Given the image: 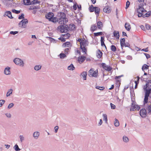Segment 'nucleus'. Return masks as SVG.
<instances>
[{"label": "nucleus", "mask_w": 151, "mask_h": 151, "mask_svg": "<svg viewBox=\"0 0 151 151\" xmlns=\"http://www.w3.org/2000/svg\"><path fill=\"white\" fill-rule=\"evenodd\" d=\"M144 89L145 91V96L149 97L151 93V80H148Z\"/></svg>", "instance_id": "f257e3e1"}, {"label": "nucleus", "mask_w": 151, "mask_h": 151, "mask_svg": "<svg viewBox=\"0 0 151 151\" xmlns=\"http://www.w3.org/2000/svg\"><path fill=\"white\" fill-rule=\"evenodd\" d=\"M88 42L87 40L84 39L82 42H81L80 44L81 48L82 50L83 51L86 53L87 52V50L86 47L88 45Z\"/></svg>", "instance_id": "f03ea898"}, {"label": "nucleus", "mask_w": 151, "mask_h": 151, "mask_svg": "<svg viewBox=\"0 0 151 151\" xmlns=\"http://www.w3.org/2000/svg\"><path fill=\"white\" fill-rule=\"evenodd\" d=\"M88 75L90 77L96 78L98 75V70H96L94 71L93 68H91L88 71Z\"/></svg>", "instance_id": "7ed1b4c3"}, {"label": "nucleus", "mask_w": 151, "mask_h": 151, "mask_svg": "<svg viewBox=\"0 0 151 151\" xmlns=\"http://www.w3.org/2000/svg\"><path fill=\"white\" fill-rule=\"evenodd\" d=\"M13 62L16 65L21 67H23L24 66V64L23 61L19 58H15L14 59Z\"/></svg>", "instance_id": "20e7f679"}, {"label": "nucleus", "mask_w": 151, "mask_h": 151, "mask_svg": "<svg viewBox=\"0 0 151 151\" xmlns=\"http://www.w3.org/2000/svg\"><path fill=\"white\" fill-rule=\"evenodd\" d=\"M68 26L66 24H64L63 25H61L59 26L58 27V29L60 30V31L61 33L66 32L68 30Z\"/></svg>", "instance_id": "39448f33"}, {"label": "nucleus", "mask_w": 151, "mask_h": 151, "mask_svg": "<svg viewBox=\"0 0 151 151\" xmlns=\"http://www.w3.org/2000/svg\"><path fill=\"white\" fill-rule=\"evenodd\" d=\"M28 22V20L26 19H25L21 20L19 23V27L22 28H25L26 27V24Z\"/></svg>", "instance_id": "423d86ee"}, {"label": "nucleus", "mask_w": 151, "mask_h": 151, "mask_svg": "<svg viewBox=\"0 0 151 151\" xmlns=\"http://www.w3.org/2000/svg\"><path fill=\"white\" fill-rule=\"evenodd\" d=\"M58 16H59V17L58 19L59 23L60 24H62V20L64 18H65V17H66V14L64 13L60 12L58 13Z\"/></svg>", "instance_id": "0eeeda50"}, {"label": "nucleus", "mask_w": 151, "mask_h": 151, "mask_svg": "<svg viewBox=\"0 0 151 151\" xmlns=\"http://www.w3.org/2000/svg\"><path fill=\"white\" fill-rule=\"evenodd\" d=\"M101 66L102 67L106 70L107 71H111L112 68L110 66H108L107 65H106L105 63H102L101 64Z\"/></svg>", "instance_id": "6e6552de"}, {"label": "nucleus", "mask_w": 151, "mask_h": 151, "mask_svg": "<svg viewBox=\"0 0 151 151\" xmlns=\"http://www.w3.org/2000/svg\"><path fill=\"white\" fill-rule=\"evenodd\" d=\"M13 0H4L3 2L4 4L7 6H11L12 3H13Z\"/></svg>", "instance_id": "1a4fd4ad"}, {"label": "nucleus", "mask_w": 151, "mask_h": 151, "mask_svg": "<svg viewBox=\"0 0 151 151\" xmlns=\"http://www.w3.org/2000/svg\"><path fill=\"white\" fill-rule=\"evenodd\" d=\"M140 115L143 118L147 116V112L146 110L145 109H142L140 111Z\"/></svg>", "instance_id": "9d476101"}, {"label": "nucleus", "mask_w": 151, "mask_h": 151, "mask_svg": "<svg viewBox=\"0 0 151 151\" xmlns=\"http://www.w3.org/2000/svg\"><path fill=\"white\" fill-rule=\"evenodd\" d=\"M11 68L9 67L6 68L4 71V73L6 75H9L11 74Z\"/></svg>", "instance_id": "9b49d317"}, {"label": "nucleus", "mask_w": 151, "mask_h": 151, "mask_svg": "<svg viewBox=\"0 0 151 151\" xmlns=\"http://www.w3.org/2000/svg\"><path fill=\"white\" fill-rule=\"evenodd\" d=\"M54 14L52 12H49L48 14L46 15L45 17L46 19H48L49 21H50L52 18L53 17Z\"/></svg>", "instance_id": "f8f14e48"}, {"label": "nucleus", "mask_w": 151, "mask_h": 151, "mask_svg": "<svg viewBox=\"0 0 151 151\" xmlns=\"http://www.w3.org/2000/svg\"><path fill=\"white\" fill-rule=\"evenodd\" d=\"M137 12L138 13H143V12H146V11L145 10L144 8L142 6H139V7L137 9Z\"/></svg>", "instance_id": "ddd939ff"}, {"label": "nucleus", "mask_w": 151, "mask_h": 151, "mask_svg": "<svg viewBox=\"0 0 151 151\" xmlns=\"http://www.w3.org/2000/svg\"><path fill=\"white\" fill-rule=\"evenodd\" d=\"M4 16V17L5 16H7L10 19H12L13 18V17H12V15L11 12L10 11H6L5 12Z\"/></svg>", "instance_id": "4468645a"}, {"label": "nucleus", "mask_w": 151, "mask_h": 151, "mask_svg": "<svg viewBox=\"0 0 151 151\" xmlns=\"http://www.w3.org/2000/svg\"><path fill=\"white\" fill-rule=\"evenodd\" d=\"M104 12L107 13H109L111 12V9L110 7L106 6L103 9Z\"/></svg>", "instance_id": "2eb2a0df"}, {"label": "nucleus", "mask_w": 151, "mask_h": 151, "mask_svg": "<svg viewBox=\"0 0 151 151\" xmlns=\"http://www.w3.org/2000/svg\"><path fill=\"white\" fill-rule=\"evenodd\" d=\"M86 57L85 56H82L78 57V61L80 63H83L85 60Z\"/></svg>", "instance_id": "dca6fc26"}, {"label": "nucleus", "mask_w": 151, "mask_h": 151, "mask_svg": "<svg viewBox=\"0 0 151 151\" xmlns=\"http://www.w3.org/2000/svg\"><path fill=\"white\" fill-rule=\"evenodd\" d=\"M40 133L38 132H34L33 134V136L34 139H37L40 136Z\"/></svg>", "instance_id": "f3484780"}, {"label": "nucleus", "mask_w": 151, "mask_h": 151, "mask_svg": "<svg viewBox=\"0 0 151 151\" xmlns=\"http://www.w3.org/2000/svg\"><path fill=\"white\" fill-rule=\"evenodd\" d=\"M63 46L65 47H70L71 46V44L68 42H67L63 44Z\"/></svg>", "instance_id": "a211bd4d"}, {"label": "nucleus", "mask_w": 151, "mask_h": 151, "mask_svg": "<svg viewBox=\"0 0 151 151\" xmlns=\"http://www.w3.org/2000/svg\"><path fill=\"white\" fill-rule=\"evenodd\" d=\"M87 73L86 71H83L81 74V76L83 78L84 80H86Z\"/></svg>", "instance_id": "6ab92c4d"}, {"label": "nucleus", "mask_w": 151, "mask_h": 151, "mask_svg": "<svg viewBox=\"0 0 151 151\" xmlns=\"http://www.w3.org/2000/svg\"><path fill=\"white\" fill-rule=\"evenodd\" d=\"M103 53L99 50H98L97 53L96 54V56L98 58H100L102 56Z\"/></svg>", "instance_id": "aec40b11"}, {"label": "nucleus", "mask_w": 151, "mask_h": 151, "mask_svg": "<svg viewBox=\"0 0 151 151\" xmlns=\"http://www.w3.org/2000/svg\"><path fill=\"white\" fill-rule=\"evenodd\" d=\"M125 39L124 38L120 39V45L122 49H123V47L124 46V44L125 43Z\"/></svg>", "instance_id": "412c9836"}, {"label": "nucleus", "mask_w": 151, "mask_h": 151, "mask_svg": "<svg viewBox=\"0 0 151 151\" xmlns=\"http://www.w3.org/2000/svg\"><path fill=\"white\" fill-rule=\"evenodd\" d=\"M114 36L119 39V32L118 31H114Z\"/></svg>", "instance_id": "4be33fe9"}, {"label": "nucleus", "mask_w": 151, "mask_h": 151, "mask_svg": "<svg viewBox=\"0 0 151 151\" xmlns=\"http://www.w3.org/2000/svg\"><path fill=\"white\" fill-rule=\"evenodd\" d=\"M133 103L132 104L131 107L130 109V111H133L137 109L136 105L133 104V101H132Z\"/></svg>", "instance_id": "5701e85b"}, {"label": "nucleus", "mask_w": 151, "mask_h": 151, "mask_svg": "<svg viewBox=\"0 0 151 151\" xmlns=\"http://www.w3.org/2000/svg\"><path fill=\"white\" fill-rule=\"evenodd\" d=\"M125 27L127 31H129L131 29L130 25L129 24L127 23H125Z\"/></svg>", "instance_id": "b1692460"}, {"label": "nucleus", "mask_w": 151, "mask_h": 151, "mask_svg": "<svg viewBox=\"0 0 151 151\" xmlns=\"http://www.w3.org/2000/svg\"><path fill=\"white\" fill-rule=\"evenodd\" d=\"M94 11L96 14H98L99 15L100 12V9L98 7L95 6Z\"/></svg>", "instance_id": "393cba45"}, {"label": "nucleus", "mask_w": 151, "mask_h": 151, "mask_svg": "<svg viewBox=\"0 0 151 151\" xmlns=\"http://www.w3.org/2000/svg\"><path fill=\"white\" fill-rule=\"evenodd\" d=\"M149 68V65H147L146 64H145L142 66V70L144 71V72H145V70L148 69Z\"/></svg>", "instance_id": "a878e982"}, {"label": "nucleus", "mask_w": 151, "mask_h": 151, "mask_svg": "<svg viewBox=\"0 0 151 151\" xmlns=\"http://www.w3.org/2000/svg\"><path fill=\"white\" fill-rule=\"evenodd\" d=\"M97 25L99 29H101L103 26L102 22L101 21H98L97 23Z\"/></svg>", "instance_id": "bb28decb"}, {"label": "nucleus", "mask_w": 151, "mask_h": 151, "mask_svg": "<svg viewBox=\"0 0 151 151\" xmlns=\"http://www.w3.org/2000/svg\"><path fill=\"white\" fill-rule=\"evenodd\" d=\"M114 123L115 126L116 127H118L119 125V121L118 120L116 119H115Z\"/></svg>", "instance_id": "cd10ccee"}, {"label": "nucleus", "mask_w": 151, "mask_h": 151, "mask_svg": "<svg viewBox=\"0 0 151 151\" xmlns=\"http://www.w3.org/2000/svg\"><path fill=\"white\" fill-rule=\"evenodd\" d=\"M123 140L124 142L126 143L128 142L129 140L128 138L126 136L123 137Z\"/></svg>", "instance_id": "c85d7f7f"}, {"label": "nucleus", "mask_w": 151, "mask_h": 151, "mask_svg": "<svg viewBox=\"0 0 151 151\" xmlns=\"http://www.w3.org/2000/svg\"><path fill=\"white\" fill-rule=\"evenodd\" d=\"M12 91L13 90L12 89H9L6 93V96L7 97L10 96L11 94L12 93Z\"/></svg>", "instance_id": "c756f323"}, {"label": "nucleus", "mask_w": 151, "mask_h": 151, "mask_svg": "<svg viewBox=\"0 0 151 151\" xmlns=\"http://www.w3.org/2000/svg\"><path fill=\"white\" fill-rule=\"evenodd\" d=\"M75 67L72 64H71L68 67V69L70 70H73L75 69Z\"/></svg>", "instance_id": "7c9ffc66"}, {"label": "nucleus", "mask_w": 151, "mask_h": 151, "mask_svg": "<svg viewBox=\"0 0 151 151\" xmlns=\"http://www.w3.org/2000/svg\"><path fill=\"white\" fill-rule=\"evenodd\" d=\"M24 4L25 5H29L31 4L29 0H23Z\"/></svg>", "instance_id": "2f4dec72"}, {"label": "nucleus", "mask_w": 151, "mask_h": 151, "mask_svg": "<svg viewBox=\"0 0 151 151\" xmlns=\"http://www.w3.org/2000/svg\"><path fill=\"white\" fill-rule=\"evenodd\" d=\"M103 120L105 121L106 123H107V116L106 114H103Z\"/></svg>", "instance_id": "473e14b6"}, {"label": "nucleus", "mask_w": 151, "mask_h": 151, "mask_svg": "<svg viewBox=\"0 0 151 151\" xmlns=\"http://www.w3.org/2000/svg\"><path fill=\"white\" fill-rule=\"evenodd\" d=\"M58 18L56 17H52V19L50 20V21H52L53 22H58Z\"/></svg>", "instance_id": "72a5a7b5"}, {"label": "nucleus", "mask_w": 151, "mask_h": 151, "mask_svg": "<svg viewBox=\"0 0 151 151\" xmlns=\"http://www.w3.org/2000/svg\"><path fill=\"white\" fill-rule=\"evenodd\" d=\"M97 29V27L95 24L92 25L91 27V30L93 32L96 30Z\"/></svg>", "instance_id": "f704fd0d"}, {"label": "nucleus", "mask_w": 151, "mask_h": 151, "mask_svg": "<svg viewBox=\"0 0 151 151\" xmlns=\"http://www.w3.org/2000/svg\"><path fill=\"white\" fill-rule=\"evenodd\" d=\"M42 66L40 65H37L35 66L34 69L36 70H38L41 69Z\"/></svg>", "instance_id": "c9c22d12"}, {"label": "nucleus", "mask_w": 151, "mask_h": 151, "mask_svg": "<svg viewBox=\"0 0 151 151\" xmlns=\"http://www.w3.org/2000/svg\"><path fill=\"white\" fill-rule=\"evenodd\" d=\"M148 97L145 96V98L144 99V105H145V104L147 103L148 101Z\"/></svg>", "instance_id": "e433bc0d"}, {"label": "nucleus", "mask_w": 151, "mask_h": 151, "mask_svg": "<svg viewBox=\"0 0 151 151\" xmlns=\"http://www.w3.org/2000/svg\"><path fill=\"white\" fill-rule=\"evenodd\" d=\"M89 9L90 12H93L94 11V7L93 5H91L89 7Z\"/></svg>", "instance_id": "4c0bfd02"}, {"label": "nucleus", "mask_w": 151, "mask_h": 151, "mask_svg": "<svg viewBox=\"0 0 151 151\" xmlns=\"http://www.w3.org/2000/svg\"><path fill=\"white\" fill-rule=\"evenodd\" d=\"M14 150L16 151H19L20 149L19 148L18 146L16 144L14 147Z\"/></svg>", "instance_id": "58836bf2"}, {"label": "nucleus", "mask_w": 151, "mask_h": 151, "mask_svg": "<svg viewBox=\"0 0 151 151\" xmlns=\"http://www.w3.org/2000/svg\"><path fill=\"white\" fill-rule=\"evenodd\" d=\"M102 34V32H99L94 33V35L95 36H99L101 35Z\"/></svg>", "instance_id": "ea45409f"}, {"label": "nucleus", "mask_w": 151, "mask_h": 151, "mask_svg": "<svg viewBox=\"0 0 151 151\" xmlns=\"http://www.w3.org/2000/svg\"><path fill=\"white\" fill-rule=\"evenodd\" d=\"M111 50L112 51L115 52L116 51V48L115 46L114 45H112L111 46Z\"/></svg>", "instance_id": "a19ab883"}, {"label": "nucleus", "mask_w": 151, "mask_h": 151, "mask_svg": "<svg viewBox=\"0 0 151 151\" xmlns=\"http://www.w3.org/2000/svg\"><path fill=\"white\" fill-rule=\"evenodd\" d=\"M147 109L148 111V114H150L151 112V104L148 106Z\"/></svg>", "instance_id": "79ce46f5"}, {"label": "nucleus", "mask_w": 151, "mask_h": 151, "mask_svg": "<svg viewBox=\"0 0 151 151\" xmlns=\"http://www.w3.org/2000/svg\"><path fill=\"white\" fill-rule=\"evenodd\" d=\"M62 24H64L65 23L66 24L68 22V19L65 17L62 20Z\"/></svg>", "instance_id": "37998d69"}, {"label": "nucleus", "mask_w": 151, "mask_h": 151, "mask_svg": "<svg viewBox=\"0 0 151 151\" xmlns=\"http://www.w3.org/2000/svg\"><path fill=\"white\" fill-rule=\"evenodd\" d=\"M60 58L63 59L66 57V55L64 53H61L60 54Z\"/></svg>", "instance_id": "c03bdc74"}, {"label": "nucleus", "mask_w": 151, "mask_h": 151, "mask_svg": "<svg viewBox=\"0 0 151 151\" xmlns=\"http://www.w3.org/2000/svg\"><path fill=\"white\" fill-rule=\"evenodd\" d=\"M19 137L20 139V142H22L24 140V137L23 135H20L19 136Z\"/></svg>", "instance_id": "a18cd8bd"}, {"label": "nucleus", "mask_w": 151, "mask_h": 151, "mask_svg": "<svg viewBox=\"0 0 151 151\" xmlns=\"http://www.w3.org/2000/svg\"><path fill=\"white\" fill-rule=\"evenodd\" d=\"M96 89H98L101 90H103L105 88L103 86L101 87L100 86H98L96 87Z\"/></svg>", "instance_id": "49530a36"}, {"label": "nucleus", "mask_w": 151, "mask_h": 151, "mask_svg": "<svg viewBox=\"0 0 151 151\" xmlns=\"http://www.w3.org/2000/svg\"><path fill=\"white\" fill-rule=\"evenodd\" d=\"M12 12L13 13H14L16 14H18L20 12V11L19 10H15V9H13L12 10Z\"/></svg>", "instance_id": "de8ad7c7"}, {"label": "nucleus", "mask_w": 151, "mask_h": 151, "mask_svg": "<svg viewBox=\"0 0 151 151\" xmlns=\"http://www.w3.org/2000/svg\"><path fill=\"white\" fill-rule=\"evenodd\" d=\"M145 27L146 29L147 30H151V26L148 24L145 25Z\"/></svg>", "instance_id": "09e8293b"}, {"label": "nucleus", "mask_w": 151, "mask_h": 151, "mask_svg": "<svg viewBox=\"0 0 151 151\" xmlns=\"http://www.w3.org/2000/svg\"><path fill=\"white\" fill-rule=\"evenodd\" d=\"M18 19H24V14H22L21 16H20L18 17Z\"/></svg>", "instance_id": "8fccbe9b"}, {"label": "nucleus", "mask_w": 151, "mask_h": 151, "mask_svg": "<svg viewBox=\"0 0 151 151\" xmlns=\"http://www.w3.org/2000/svg\"><path fill=\"white\" fill-rule=\"evenodd\" d=\"M5 102V101L4 100H0V107L2 106L3 104Z\"/></svg>", "instance_id": "3c124183"}, {"label": "nucleus", "mask_w": 151, "mask_h": 151, "mask_svg": "<svg viewBox=\"0 0 151 151\" xmlns=\"http://www.w3.org/2000/svg\"><path fill=\"white\" fill-rule=\"evenodd\" d=\"M137 80L135 81V83L136 85H138L139 83V81L140 79V78L139 76H138L137 77Z\"/></svg>", "instance_id": "603ef678"}, {"label": "nucleus", "mask_w": 151, "mask_h": 151, "mask_svg": "<svg viewBox=\"0 0 151 151\" xmlns=\"http://www.w3.org/2000/svg\"><path fill=\"white\" fill-rule=\"evenodd\" d=\"M130 3L129 1H127L126 3V9H127L130 5Z\"/></svg>", "instance_id": "864d4df0"}, {"label": "nucleus", "mask_w": 151, "mask_h": 151, "mask_svg": "<svg viewBox=\"0 0 151 151\" xmlns=\"http://www.w3.org/2000/svg\"><path fill=\"white\" fill-rule=\"evenodd\" d=\"M14 106V104L13 103H11L8 105V109H10V108L13 107Z\"/></svg>", "instance_id": "5fc2aeb1"}, {"label": "nucleus", "mask_w": 151, "mask_h": 151, "mask_svg": "<svg viewBox=\"0 0 151 151\" xmlns=\"http://www.w3.org/2000/svg\"><path fill=\"white\" fill-rule=\"evenodd\" d=\"M138 17H140L142 16L143 17H145V15H144L143 13H138Z\"/></svg>", "instance_id": "6e6d98bb"}, {"label": "nucleus", "mask_w": 151, "mask_h": 151, "mask_svg": "<svg viewBox=\"0 0 151 151\" xmlns=\"http://www.w3.org/2000/svg\"><path fill=\"white\" fill-rule=\"evenodd\" d=\"M151 12H148V13H146L145 14H144V15H145V17H148L151 14Z\"/></svg>", "instance_id": "4d7b16f0"}, {"label": "nucleus", "mask_w": 151, "mask_h": 151, "mask_svg": "<svg viewBox=\"0 0 151 151\" xmlns=\"http://www.w3.org/2000/svg\"><path fill=\"white\" fill-rule=\"evenodd\" d=\"M18 32L17 31H11L10 32V33L11 34L15 35V34L18 33Z\"/></svg>", "instance_id": "13d9d810"}, {"label": "nucleus", "mask_w": 151, "mask_h": 151, "mask_svg": "<svg viewBox=\"0 0 151 151\" xmlns=\"http://www.w3.org/2000/svg\"><path fill=\"white\" fill-rule=\"evenodd\" d=\"M111 106V109H115L116 106L114 104H112L111 103H110Z\"/></svg>", "instance_id": "bf43d9fd"}, {"label": "nucleus", "mask_w": 151, "mask_h": 151, "mask_svg": "<svg viewBox=\"0 0 151 151\" xmlns=\"http://www.w3.org/2000/svg\"><path fill=\"white\" fill-rule=\"evenodd\" d=\"M124 46H125V47H129L130 45L129 43L126 42L124 44Z\"/></svg>", "instance_id": "052dcab7"}, {"label": "nucleus", "mask_w": 151, "mask_h": 151, "mask_svg": "<svg viewBox=\"0 0 151 151\" xmlns=\"http://www.w3.org/2000/svg\"><path fill=\"white\" fill-rule=\"evenodd\" d=\"M5 115L7 117L9 118H10L11 117V115L10 113H6L5 114Z\"/></svg>", "instance_id": "680f3d73"}, {"label": "nucleus", "mask_w": 151, "mask_h": 151, "mask_svg": "<svg viewBox=\"0 0 151 151\" xmlns=\"http://www.w3.org/2000/svg\"><path fill=\"white\" fill-rule=\"evenodd\" d=\"M59 127L58 126H56L54 127L55 132V133H56Z\"/></svg>", "instance_id": "e2e57ef3"}, {"label": "nucleus", "mask_w": 151, "mask_h": 151, "mask_svg": "<svg viewBox=\"0 0 151 151\" xmlns=\"http://www.w3.org/2000/svg\"><path fill=\"white\" fill-rule=\"evenodd\" d=\"M144 54L145 55L147 58V59L150 58V55L148 54L145 53H144Z\"/></svg>", "instance_id": "0e129e2a"}, {"label": "nucleus", "mask_w": 151, "mask_h": 151, "mask_svg": "<svg viewBox=\"0 0 151 151\" xmlns=\"http://www.w3.org/2000/svg\"><path fill=\"white\" fill-rule=\"evenodd\" d=\"M58 39L61 40L62 42H64L65 41V39L63 37H60L58 38Z\"/></svg>", "instance_id": "69168bd1"}, {"label": "nucleus", "mask_w": 151, "mask_h": 151, "mask_svg": "<svg viewBox=\"0 0 151 151\" xmlns=\"http://www.w3.org/2000/svg\"><path fill=\"white\" fill-rule=\"evenodd\" d=\"M70 49V48H67L65 49V54L68 53L69 50Z\"/></svg>", "instance_id": "338daca9"}, {"label": "nucleus", "mask_w": 151, "mask_h": 151, "mask_svg": "<svg viewBox=\"0 0 151 151\" xmlns=\"http://www.w3.org/2000/svg\"><path fill=\"white\" fill-rule=\"evenodd\" d=\"M64 36L66 38L69 37L70 36V35L69 33H67L66 35H64Z\"/></svg>", "instance_id": "774afa93"}]
</instances>
